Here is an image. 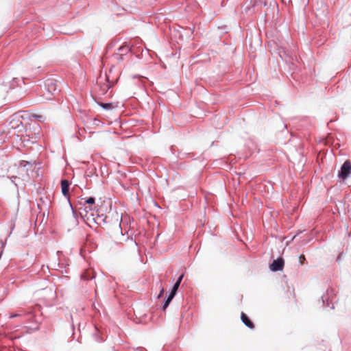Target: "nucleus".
<instances>
[{
  "label": "nucleus",
  "mask_w": 351,
  "mask_h": 351,
  "mask_svg": "<svg viewBox=\"0 0 351 351\" xmlns=\"http://www.w3.org/2000/svg\"><path fill=\"white\" fill-rule=\"evenodd\" d=\"M112 73V69L109 70L108 73H106L104 75H101L97 79V83L100 87V89L103 94L106 93L108 90L114 85V82H117V78L112 77L111 74Z\"/></svg>",
  "instance_id": "1"
},
{
  "label": "nucleus",
  "mask_w": 351,
  "mask_h": 351,
  "mask_svg": "<svg viewBox=\"0 0 351 351\" xmlns=\"http://www.w3.org/2000/svg\"><path fill=\"white\" fill-rule=\"evenodd\" d=\"M22 119V116L14 114L10 121V128L14 130H17L18 132H21L23 128Z\"/></svg>",
  "instance_id": "2"
},
{
  "label": "nucleus",
  "mask_w": 351,
  "mask_h": 351,
  "mask_svg": "<svg viewBox=\"0 0 351 351\" xmlns=\"http://www.w3.org/2000/svg\"><path fill=\"white\" fill-rule=\"evenodd\" d=\"M351 173V162L346 160L341 166L338 176L343 180L346 179Z\"/></svg>",
  "instance_id": "3"
},
{
  "label": "nucleus",
  "mask_w": 351,
  "mask_h": 351,
  "mask_svg": "<svg viewBox=\"0 0 351 351\" xmlns=\"http://www.w3.org/2000/svg\"><path fill=\"white\" fill-rule=\"evenodd\" d=\"M180 285V284H179V282H176L175 285H173L171 293L169 294V295L167 298V300H166V301H165V304H164V305L162 306L163 311H165V309L167 308V306H169V304L171 302L172 299L173 298L174 295L176 293V291H177Z\"/></svg>",
  "instance_id": "4"
},
{
  "label": "nucleus",
  "mask_w": 351,
  "mask_h": 351,
  "mask_svg": "<svg viewBox=\"0 0 351 351\" xmlns=\"http://www.w3.org/2000/svg\"><path fill=\"white\" fill-rule=\"evenodd\" d=\"M284 260L282 258L274 260L270 265V269L274 271H281L284 267Z\"/></svg>",
  "instance_id": "5"
},
{
  "label": "nucleus",
  "mask_w": 351,
  "mask_h": 351,
  "mask_svg": "<svg viewBox=\"0 0 351 351\" xmlns=\"http://www.w3.org/2000/svg\"><path fill=\"white\" fill-rule=\"evenodd\" d=\"M69 186H70V182L68 180H62L61 181L62 193L68 200H69V199H70Z\"/></svg>",
  "instance_id": "6"
},
{
  "label": "nucleus",
  "mask_w": 351,
  "mask_h": 351,
  "mask_svg": "<svg viewBox=\"0 0 351 351\" xmlns=\"http://www.w3.org/2000/svg\"><path fill=\"white\" fill-rule=\"evenodd\" d=\"M130 47L127 45L121 46L118 49V53L115 54V58L118 61L122 60V56L127 54L130 51Z\"/></svg>",
  "instance_id": "7"
},
{
  "label": "nucleus",
  "mask_w": 351,
  "mask_h": 351,
  "mask_svg": "<svg viewBox=\"0 0 351 351\" xmlns=\"http://www.w3.org/2000/svg\"><path fill=\"white\" fill-rule=\"evenodd\" d=\"M95 273L92 269H86L81 276V278L84 280H89L95 278Z\"/></svg>",
  "instance_id": "8"
},
{
  "label": "nucleus",
  "mask_w": 351,
  "mask_h": 351,
  "mask_svg": "<svg viewBox=\"0 0 351 351\" xmlns=\"http://www.w3.org/2000/svg\"><path fill=\"white\" fill-rule=\"evenodd\" d=\"M241 319L242 322L244 323V324L247 326L248 328L251 329L254 328L253 322L250 319V318L245 313H241Z\"/></svg>",
  "instance_id": "9"
},
{
  "label": "nucleus",
  "mask_w": 351,
  "mask_h": 351,
  "mask_svg": "<svg viewBox=\"0 0 351 351\" xmlns=\"http://www.w3.org/2000/svg\"><path fill=\"white\" fill-rule=\"evenodd\" d=\"M32 309L28 311H24V310L21 309V310H19L16 313L10 314V318L12 319V318H14V317H16L25 316V315H27L32 314Z\"/></svg>",
  "instance_id": "10"
},
{
  "label": "nucleus",
  "mask_w": 351,
  "mask_h": 351,
  "mask_svg": "<svg viewBox=\"0 0 351 351\" xmlns=\"http://www.w3.org/2000/svg\"><path fill=\"white\" fill-rule=\"evenodd\" d=\"M47 86L49 92L52 93L56 90V84L53 80H48Z\"/></svg>",
  "instance_id": "11"
},
{
  "label": "nucleus",
  "mask_w": 351,
  "mask_h": 351,
  "mask_svg": "<svg viewBox=\"0 0 351 351\" xmlns=\"http://www.w3.org/2000/svg\"><path fill=\"white\" fill-rule=\"evenodd\" d=\"M99 105L106 110H112L116 107L112 103H99Z\"/></svg>",
  "instance_id": "12"
},
{
  "label": "nucleus",
  "mask_w": 351,
  "mask_h": 351,
  "mask_svg": "<svg viewBox=\"0 0 351 351\" xmlns=\"http://www.w3.org/2000/svg\"><path fill=\"white\" fill-rule=\"evenodd\" d=\"M95 198L94 197H91L85 199V203L88 204H90V205H93V204H95Z\"/></svg>",
  "instance_id": "13"
},
{
  "label": "nucleus",
  "mask_w": 351,
  "mask_h": 351,
  "mask_svg": "<svg viewBox=\"0 0 351 351\" xmlns=\"http://www.w3.org/2000/svg\"><path fill=\"white\" fill-rule=\"evenodd\" d=\"M305 260H306V258H305L304 255L302 254V255L300 256L299 261H300V263L301 265L304 264Z\"/></svg>",
  "instance_id": "14"
},
{
  "label": "nucleus",
  "mask_w": 351,
  "mask_h": 351,
  "mask_svg": "<svg viewBox=\"0 0 351 351\" xmlns=\"http://www.w3.org/2000/svg\"><path fill=\"white\" fill-rule=\"evenodd\" d=\"M164 292H165V289H164V287H161L160 293L158 295V298H160L163 295Z\"/></svg>",
  "instance_id": "15"
},
{
  "label": "nucleus",
  "mask_w": 351,
  "mask_h": 351,
  "mask_svg": "<svg viewBox=\"0 0 351 351\" xmlns=\"http://www.w3.org/2000/svg\"><path fill=\"white\" fill-rule=\"evenodd\" d=\"M34 117H36L40 121H43V115L35 114V115H34Z\"/></svg>",
  "instance_id": "16"
},
{
  "label": "nucleus",
  "mask_w": 351,
  "mask_h": 351,
  "mask_svg": "<svg viewBox=\"0 0 351 351\" xmlns=\"http://www.w3.org/2000/svg\"><path fill=\"white\" fill-rule=\"evenodd\" d=\"M183 277H184V274H182V275L178 278V280L176 281V282H179V284H180V283H181V282H182V280Z\"/></svg>",
  "instance_id": "17"
},
{
  "label": "nucleus",
  "mask_w": 351,
  "mask_h": 351,
  "mask_svg": "<svg viewBox=\"0 0 351 351\" xmlns=\"http://www.w3.org/2000/svg\"><path fill=\"white\" fill-rule=\"evenodd\" d=\"M38 326H36V327L35 328V330H38Z\"/></svg>",
  "instance_id": "18"
}]
</instances>
